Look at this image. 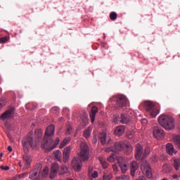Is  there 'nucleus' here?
I'll list each match as a JSON object with an SVG mask.
<instances>
[{
	"label": "nucleus",
	"instance_id": "473e14b6",
	"mask_svg": "<svg viewBox=\"0 0 180 180\" xmlns=\"http://www.w3.org/2000/svg\"><path fill=\"white\" fill-rule=\"evenodd\" d=\"M120 117L117 115H115L114 116V119H113V123L117 124H118V122H120Z\"/></svg>",
	"mask_w": 180,
	"mask_h": 180
},
{
	"label": "nucleus",
	"instance_id": "aec40b11",
	"mask_svg": "<svg viewBox=\"0 0 180 180\" xmlns=\"http://www.w3.org/2000/svg\"><path fill=\"white\" fill-rule=\"evenodd\" d=\"M120 122L124 124H127L130 122V119L124 114H121Z\"/></svg>",
	"mask_w": 180,
	"mask_h": 180
},
{
	"label": "nucleus",
	"instance_id": "393cba45",
	"mask_svg": "<svg viewBox=\"0 0 180 180\" xmlns=\"http://www.w3.org/2000/svg\"><path fill=\"white\" fill-rule=\"evenodd\" d=\"M120 167L122 174H125L128 170V165L127 164H120Z\"/></svg>",
	"mask_w": 180,
	"mask_h": 180
},
{
	"label": "nucleus",
	"instance_id": "423d86ee",
	"mask_svg": "<svg viewBox=\"0 0 180 180\" xmlns=\"http://www.w3.org/2000/svg\"><path fill=\"white\" fill-rule=\"evenodd\" d=\"M146 109L153 118H155L160 113V110L155 108V105L152 102L146 103Z\"/></svg>",
	"mask_w": 180,
	"mask_h": 180
},
{
	"label": "nucleus",
	"instance_id": "37998d69",
	"mask_svg": "<svg viewBox=\"0 0 180 180\" xmlns=\"http://www.w3.org/2000/svg\"><path fill=\"white\" fill-rule=\"evenodd\" d=\"M63 141H65V143L68 144L71 141V138L70 137H67Z\"/></svg>",
	"mask_w": 180,
	"mask_h": 180
},
{
	"label": "nucleus",
	"instance_id": "ddd939ff",
	"mask_svg": "<svg viewBox=\"0 0 180 180\" xmlns=\"http://www.w3.org/2000/svg\"><path fill=\"white\" fill-rule=\"evenodd\" d=\"M142 167H143L144 170L146 172V176L148 179H151L153 177V174L151 172V167L148 163L142 164Z\"/></svg>",
	"mask_w": 180,
	"mask_h": 180
},
{
	"label": "nucleus",
	"instance_id": "7c9ffc66",
	"mask_svg": "<svg viewBox=\"0 0 180 180\" xmlns=\"http://www.w3.org/2000/svg\"><path fill=\"white\" fill-rule=\"evenodd\" d=\"M112 179V174L109 173L103 175V180H111Z\"/></svg>",
	"mask_w": 180,
	"mask_h": 180
},
{
	"label": "nucleus",
	"instance_id": "603ef678",
	"mask_svg": "<svg viewBox=\"0 0 180 180\" xmlns=\"http://www.w3.org/2000/svg\"><path fill=\"white\" fill-rule=\"evenodd\" d=\"M96 142H97V139H93V143H96Z\"/></svg>",
	"mask_w": 180,
	"mask_h": 180
},
{
	"label": "nucleus",
	"instance_id": "09e8293b",
	"mask_svg": "<svg viewBox=\"0 0 180 180\" xmlns=\"http://www.w3.org/2000/svg\"><path fill=\"white\" fill-rule=\"evenodd\" d=\"M92 171H93V167H89V168H88V172H89V175L91 174Z\"/></svg>",
	"mask_w": 180,
	"mask_h": 180
},
{
	"label": "nucleus",
	"instance_id": "9b49d317",
	"mask_svg": "<svg viewBox=\"0 0 180 180\" xmlns=\"http://www.w3.org/2000/svg\"><path fill=\"white\" fill-rule=\"evenodd\" d=\"M153 136L156 139L160 140L164 137V130L159 127L155 128L153 129Z\"/></svg>",
	"mask_w": 180,
	"mask_h": 180
},
{
	"label": "nucleus",
	"instance_id": "2eb2a0df",
	"mask_svg": "<svg viewBox=\"0 0 180 180\" xmlns=\"http://www.w3.org/2000/svg\"><path fill=\"white\" fill-rule=\"evenodd\" d=\"M71 152V147L68 146L65 148V149L63 151V162L65 163H67L69 160L70 154Z\"/></svg>",
	"mask_w": 180,
	"mask_h": 180
},
{
	"label": "nucleus",
	"instance_id": "f8f14e48",
	"mask_svg": "<svg viewBox=\"0 0 180 180\" xmlns=\"http://www.w3.org/2000/svg\"><path fill=\"white\" fill-rule=\"evenodd\" d=\"M58 169H59V165H58V163L56 162L53 163L51 165V171L50 173V178L51 179H54V177L56 176Z\"/></svg>",
	"mask_w": 180,
	"mask_h": 180
},
{
	"label": "nucleus",
	"instance_id": "2f4dec72",
	"mask_svg": "<svg viewBox=\"0 0 180 180\" xmlns=\"http://www.w3.org/2000/svg\"><path fill=\"white\" fill-rule=\"evenodd\" d=\"M27 176H28V172H24V173H22V174H20L18 176V179H20L22 178L27 177Z\"/></svg>",
	"mask_w": 180,
	"mask_h": 180
},
{
	"label": "nucleus",
	"instance_id": "8fccbe9b",
	"mask_svg": "<svg viewBox=\"0 0 180 180\" xmlns=\"http://www.w3.org/2000/svg\"><path fill=\"white\" fill-rule=\"evenodd\" d=\"M172 178L174 179H178V178H179V176H178V174H175L172 175Z\"/></svg>",
	"mask_w": 180,
	"mask_h": 180
},
{
	"label": "nucleus",
	"instance_id": "c9c22d12",
	"mask_svg": "<svg viewBox=\"0 0 180 180\" xmlns=\"http://www.w3.org/2000/svg\"><path fill=\"white\" fill-rule=\"evenodd\" d=\"M6 105V101L0 98V109H2Z\"/></svg>",
	"mask_w": 180,
	"mask_h": 180
},
{
	"label": "nucleus",
	"instance_id": "b1692460",
	"mask_svg": "<svg viewBox=\"0 0 180 180\" xmlns=\"http://www.w3.org/2000/svg\"><path fill=\"white\" fill-rule=\"evenodd\" d=\"M174 168L176 171L179 170L180 167V160L179 159H174L173 163Z\"/></svg>",
	"mask_w": 180,
	"mask_h": 180
},
{
	"label": "nucleus",
	"instance_id": "6e6552de",
	"mask_svg": "<svg viewBox=\"0 0 180 180\" xmlns=\"http://www.w3.org/2000/svg\"><path fill=\"white\" fill-rule=\"evenodd\" d=\"M42 169V165L41 163L37 164L35 168L30 172V179L32 180L37 179L39 176L40 172Z\"/></svg>",
	"mask_w": 180,
	"mask_h": 180
},
{
	"label": "nucleus",
	"instance_id": "9d476101",
	"mask_svg": "<svg viewBox=\"0 0 180 180\" xmlns=\"http://www.w3.org/2000/svg\"><path fill=\"white\" fill-rule=\"evenodd\" d=\"M14 115V108H12L5 112H4L0 117L1 120L4 121L5 120L11 119L13 117Z\"/></svg>",
	"mask_w": 180,
	"mask_h": 180
},
{
	"label": "nucleus",
	"instance_id": "c756f323",
	"mask_svg": "<svg viewBox=\"0 0 180 180\" xmlns=\"http://www.w3.org/2000/svg\"><path fill=\"white\" fill-rule=\"evenodd\" d=\"M100 162L103 167V169H107L108 167V162L104 159H100Z\"/></svg>",
	"mask_w": 180,
	"mask_h": 180
},
{
	"label": "nucleus",
	"instance_id": "de8ad7c7",
	"mask_svg": "<svg viewBox=\"0 0 180 180\" xmlns=\"http://www.w3.org/2000/svg\"><path fill=\"white\" fill-rule=\"evenodd\" d=\"M165 168H167L169 172L171 171V168L167 164L163 165V169H165Z\"/></svg>",
	"mask_w": 180,
	"mask_h": 180
},
{
	"label": "nucleus",
	"instance_id": "4be33fe9",
	"mask_svg": "<svg viewBox=\"0 0 180 180\" xmlns=\"http://www.w3.org/2000/svg\"><path fill=\"white\" fill-rule=\"evenodd\" d=\"M150 154V148L146 147L142 155V161H143Z\"/></svg>",
	"mask_w": 180,
	"mask_h": 180
},
{
	"label": "nucleus",
	"instance_id": "79ce46f5",
	"mask_svg": "<svg viewBox=\"0 0 180 180\" xmlns=\"http://www.w3.org/2000/svg\"><path fill=\"white\" fill-rule=\"evenodd\" d=\"M59 109L57 107H54L51 109V112L53 113H57V112H58Z\"/></svg>",
	"mask_w": 180,
	"mask_h": 180
},
{
	"label": "nucleus",
	"instance_id": "a878e982",
	"mask_svg": "<svg viewBox=\"0 0 180 180\" xmlns=\"http://www.w3.org/2000/svg\"><path fill=\"white\" fill-rule=\"evenodd\" d=\"M43 131L41 129H37L35 131V138L41 139L42 138Z\"/></svg>",
	"mask_w": 180,
	"mask_h": 180
},
{
	"label": "nucleus",
	"instance_id": "412c9836",
	"mask_svg": "<svg viewBox=\"0 0 180 180\" xmlns=\"http://www.w3.org/2000/svg\"><path fill=\"white\" fill-rule=\"evenodd\" d=\"M53 156L58 161H62V153L60 150H55L53 152Z\"/></svg>",
	"mask_w": 180,
	"mask_h": 180
},
{
	"label": "nucleus",
	"instance_id": "bb28decb",
	"mask_svg": "<svg viewBox=\"0 0 180 180\" xmlns=\"http://www.w3.org/2000/svg\"><path fill=\"white\" fill-rule=\"evenodd\" d=\"M174 143L179 147L180 148V135H175L174 136Z\"/></svg>",
	"mask_w": 180,
	"mask_h": 180
},
{
	"label": "nucleus",
	"instance_id": "a19ab883",
	"mask_svg": "<svg viewBox=\"0 0 180 180\" xmlns=\"http://www.w3.org/2000/svg\"><path fill=\"white\" fill-rule=\"evenodd\" d=\"M0 169H2V170H5V171H8L9 170V167L8 166H3V165H1L0 167Z\"/></svg>",
	"mask_w": 180,
	"mask_h": 180
},
{
	"label": "nucleus",
	"instance_id": "e433bc0d",
	"mask_svg": "<svg viewBox=\"0 0 180 180\" xmlns=\"http://www.w3.org/2000/svg\"><path fill=\"white\" fill-rule=\"evenodd\" d=\"M98 176V173L97 171H94L93 173H91V177L94 179H96Z\"/></svg>",
	"mask_w": 180,
	"mask_h": 180
},
{
	"label": "nucleus",
	"instance_id": "5701e85b",
	"mask_svg": "<svg viewBox=\"0 0 180 180\" xmlns=\"http://www.w3.org/2000/svg\"><path fill=\"white\" fill-rule=\"evenodd\" d=\"M99 139L101 143L104 145L106 143V134L105 132H101L99 136Z\"/></svg>",
	"mask_w": 180,
	"mask_h": 180
},
{
	"label": "nucleus",
	"instance_id": "f257e3e1",
	"mask_svg": "<svg viewBox=\"0 0 180 180\" xmlns=\"http://www.w3.org/2000/svg\"><path fill=\"white\" fill-rule=\"evenodd\" d=\"M89 147L86 143L82 142L80 143V153H79V158H73L72 160V167L76 172H80L82 168V162H86L89 159Z\"/></svg>",
	"mask_w": 180,
	"mask_h": 180
},
{
	"label": "nucleus",
	"instance_id": "58836bf2",
	"mask_svg": "<svg viewBox=\"0 0 180 180\" xmlns=\"http://www.w3.org/2000/svg\"><path fill=\"white\" fill-rule=\"evenodd\" d=\"M61 169H62L63 173H66L68 171V167L65 165H63L61 166Z\"/></svg>",
	"mask_w": 180,
	"mask_h": 180
},
{
	"label": "nucleus",
	"instance_id": "cd10ccee",
	"mask_svg": "<svg viewBox=\"0 0 180 180\" xmlns=\"http://www.w3.org/2000/svg\"><path fill=\"white\" fill-rule=\"evenodd\" d=\"M91 135V128L88 127L87 129L84 130V132H83V136H84V137L86 139L89 138Z\"/></svg>",
	"mask_w": 180,
	"mask_h": 180
},
{
	"label": "nucleus",
	"instance_id": "72a5a7b5",
	"mask_svg": "<svg viewBox=\"0 0 180 180\" xmlns=\"http://www.w3.org/2000/svg\"><path fill=\"white\" fill-rule=\"evenodd\" d=\"M72 132V127L70 125L68 126V129L66 130L67 135H70Z\"/></svg>",
	"mask_w": 180,
	"mask_h": 180
},
{
	"label": "nucleus",
	"instance_id": "5fc2aeb1",
	"mask_svg": "<svg viewBox=\"0 0 180 180\" xmlns=\"http://www.w3.org/2000/svg\"><path fill=\"white\" fill-rule=\"evenodd\" d=\"M19 165L20 167H22L21 162H19Z\"/></svg>",
	"mask_w": 180,
	"mask_h": 180
},
{
	"label": "nucleus",
	"instance_id": "7ed1b4c3",
	"mask_svg": "<svg viewBox=\"0 0 180 180\" xmlns=\"http://www.w3.org/2000/svg\"><path fill=\"white\" fill-rule=\"evenodd\" d=\"M124 148L127 150V154H130L133 151L131 145L130 143H126L123 141L115 143L114 147H108L105 149V151L107 153H117L118 151H122Z\"/></svg>",
	"mask_w": 180,
	"mask_h": 180
},
{
	"label": "nucleus",
	"instance_id": "0eeeda50",
	"mask_svg": "<svg viewBox=\"0 0 180 180\" xmlns=\"http://www.w3.org/2000/svg\"><path fill=\"white\" fill-rule=\"evenodd\" d=\"M116 103H115V108L117 109H122V108H125L127 104V98L126 96L123 95H119L116 97Z\"/></svg>",
	"mask_w": 180,
	"mask_h": 180
},
{
	"label": "nucleus",
	"instance_id": "3c124183",
	"mask_svg": "<svg viewBox=\"0 0 180 180\" xmlns=\"http://www.w3.org/2000/svg\"><path fill=\"white\" fill-rule=\"evenodd\" d=\"M8 152H12V147L11 146H8Z\"/></svg>",
	"mask_w": 180,
	"mask_h": 180
},
{
	"label": "nucleus",
	"instance_id": "dca6fc26",
	"mask_svg": "<svg viewBox=\"0 0 180 180\" xmlns=\"http://www.w3.org/2000/svg\"><path fill=\"white\" fill-rule=\"evenodd\" d=\"M23 160L25 161V167H23V169L25 170L28 169L30 167V165H31V161H32L31 157L27 155H24Z\"/></svg>",
	"mask_w": 180,
	"mask_h": 180
},
{
	"label": "nucleus",
	"instance_id": "49530a36",
	"mask_svg": "<svg viewBox=\"0 0 180 180\" xmlns=\"http://www.w3.org/2000/svg\"><path fill=\"white\" fill-rule=\"evenodd\" d=\"M136 180H147L146 176H140L139 178H137Z\"/></svg>",
	"mask_w": 180,
	"mask_h": 180
},
{
	"label": "nucleus",
	"instance_id": "4d7b16f0",
	"mask_svg": "<svg viewBox=\"0 0 180 180\" xmlns=\"http://www.w3.org/2000/svg\"><path fill=\"white\" fill-rule=\"evenodd\" d=\"M162 180H167V179L165 178V179H162Z\"/></svg>",
	"mask_w": 180,
	"mask_h": 180
},
{
	"label": "nucleus",
	"instance_id": "f03ea898",
	"mask_svg": "<svg viewBox=\"0 0 180 180\" xmlns=\"http://www.w3.org/2000/svg\"><path fill=\"white\" fill-rule=\"evenodd\" d=\"M54 132H55V127L53 124L49 125L46 128V130L45 131V136H44V141L41 146L47 152H50L53 149H55L60 143L59 138H56L53 143V140L51 139V137L54 134ZM53 143V145L52 146Z\"/></svg>",
	"mask_w": 180,
	"mask_h": 180
},
{
	"label": "nucleus",
	"instance_id": "1a4fd4ad",
	"mask_svg": "<svg viewBox=\"0 0 180 180\" xmlns=\"http://www.w3.org/2000/svg\"><path fill=\"white\" fill-rule=\"evenodd\" d=\"M143 146L138 143L136 146V153H135V159L137 161H143Z\"/></svg>",
	"mask_w": 180,
	"mask_h": 180
},
{
	"label": "nucleus",
	"instance_id": "20e7f679",
	"mask_svg": "<svg viewBox=\"0 0 180 180\" xmlns=\"http://www.w3.org/2000/svg\"><path fill=\"white\" fill-rule=\"evenodd\" d=\"M158 122L162 128L167 131H171L175 128V120L171 116L161 115L158 118Z\"/></svg>",
	"mask_w": 180,
	"mask_h": 180
},
{
	"label": "nucleus",
	"instance_id": "39448f33",
	"mask_svg": "<svg viewBox=\"0 0 180 180\" xmlns=\"http://www.w3.org/2000/svg\"><path fill=\"white\" fill-rule=\"evenodd\" d=\"M22 143L25 154L28 153L30 147L32 149H35L37 148V142L33 141V136L32 134H27V136L22 139Z\"/></svg>",
	"mask_w": 180,
	"mask_h": 180
},
{
	"label": "nucleus",
	"instance_id": "a211bd4d",
	"mask_svg": "<svg viewBox=\"0 0 180 180\" xmlns=\"http://www.w3.org/2000/svg\"><path fill=\"white\" fill-rule=\"evenodd\" d=\"M139 169V164L136 161H133L131 164V175L135 176V172Z\"/></svg>",
	"mask_w": 180,
	"mask_h": 180
},
{
	"label": "nucleus",
	"instance_id": "6e6d98bb",
	"mask_svg": "<svg viewBox=\"0 0 180 180\" xmlns=\"http://www.w3.org/2000/svg\"><path fill=\"white\" fill-rule=\"evenodd\" d=\"M68 180H74L73 179H68Z\"/></svg>",
	"mask_w": 180,
	"mask_h": 180
},
{
	"label": "nucleus",
	"instance_id": "f3484780",
	"mask_svg": "<svg viewBox=\"0 0 180 180\" xmlns=\"http://www.w3.org/2000/svg\"><path fill=\"white\" fill-rule=\"evenodd\" d=\"M166 152L169 155H173L174 154H176V151H175V148H174V146L169 143L166 146Z\"/></svg>",
	"mask_w": 180,
	"mask_h": 180
},
{
	"label": "nucleus",
	"instance_id": "a18cd8bd",
	"mask_svg": "<svg viewBox=\"0 0 180 180\" xmlns=\"http://www.w3.org/2000/svg\"><path fill=\"white\" fill-rule=\"evenodd\" d=\"M107 160L108 162H113L115 160V158H113L112 155L110 156L109 158H108Z\"/></svg>",
	"mask_w": 180,
	"mask_h": 180
},
{
	"label": "nucleus",
	"instance_id": "ea45409f",
	"mask_svg": "<svg viewBox=\"0 0 180 180\" xmlns=\"http://www.w3.org/2000/svg\"><path fill=\"white\" fill-rule=\"evenodd\" d=\"M67 145H68L67 143H65V141L63 140V141L61 142L60 145V148H63L65 147Z\"/></svg>",
	"mask_w": 180,
	"mask_h": 180
},
{
	"label": "nucleus",
	"instance_id": "13d9d810",
	"mask_svg": "<svg viewBox=\"0 0 180 180\" xmlns=\"http://www.w3.org/2000/svg\"><path fill=\"white\" fill-rule=\"evenodd\" d=\"M37 106L34 107V108L36 109Z\"/></svg>",
	"mask_w": 180,
	"mask_h": 180
},
{
	"label": "nucleus",
	"instance_id": "4c0bfd02",
	"mask_svg": "<svg viewBox=\"0 0 180 180\" xmlns=\"http://www.w3.org/2000/svg\"><path fill=\"white\" fill-rule=\"evenodd\" d=\"M8 41V38L6 37L0 38V44H4Z\"/></svg>",
	"mask_w": 180,
	"mask_h": 180
},
{
	"label": "nucleus",
	"instance_id": "c03bdc74",
	"mask_svg": "<svg viewBox=\"0 0 180 180\" xmlns=\"http://www.w3.org/2000/svg\"><path fill=\"white\" fill-rule=\"evenodd\" d=\"M112 169L114 172H118V167L116 165H112Z\"/></svg>",
	"mask_w": 180,
	"mask_h": 180
},
{
	"label": "nucleus",
	"instance_id": "6ab92c4d",
	"mask_svg": "<svg viewBox=\"0 0 180 180\" xmlns=\"http://www.w3.org/2000/svg\"><path fill=\"white\" fill-rule=\"evenodd\" d=\"M125 131V127L124 126H119V127H117L115 131H114V134L116 135V136H122Z\"/></svg>",
	"mask_w": 180,
	"mask_h": 180
},
{
	"label": "nucleus",
	"instance_id": "4468645a",
	"mask_svg": "<svg viewBox=\"0 0 180 180\" xmlns=\"http://www.w3.org/2000/svg\"><path fill=\"white\" fill-rule=\"evenodd\" d=\"M98 112V108L96 106H93L91 109V112H89V117L91 119V122L93 124L95 121V117L96 113Z\"/></svg>",
	"mask_w": 180,
	"mask_h": 180
},
{
	"label": "nucleus",
	"instance_id": "f704fd0d",
	"mask_svg": "<svg viewBox=\"0 0 180 180\" xmlns=\"http://www.w3.org/2000/svg\"><path fill=\"white\" fill-rule=\"evenodd\" d=\"M48 174H49V167H46L42 172V176H46Z\"/></svg>",
	"mask_w": 180,
	"mask_h": 180
},
{
	"label": "nucleus",
	"instance_id": "c85d7f7f",
	"mask_svg": "<svg viewBox=\"0 0 180 180\" xmlns=\"http://www.w3.org/2000/svg\"><path fill=\"white\" fill-rule=\"evenodd\" d=\"M109 18L111 20H116L117 19V13H115V11H112V13H110Z\"/></svg>",
	"mask_w": 180,
	"mask_h": 180
},
{
	"label": "nucleus",
	"instance_id": "864d4df0",
	"mask_svg": "<svg viewBox=\"0 0 180 180\" xmlns=\"http://www.w3.org/2000/svg\"><path fill=\"white\" fill-rule=\"evenodd\" d=\"M3 155L2 153H0V158H2Z\"/></svg>",
	"mask_w": 180,
	"mask_h": 180
}]
</instances>
